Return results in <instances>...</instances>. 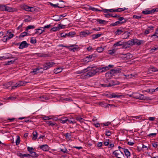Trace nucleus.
<instances>
[{"label": "nucleus", "instance_id": "f3484780", "mask_svg": "<svg viewBox=\"0 0 158 158\" xmlns=\"http://www.w3.org/2000/svg\"><path fill=\"white\" fill-rule=\"evenodd\" d=\"M22 8L26 11H32V9L33 8V7H29L28 6L24 5L22 6Z\"/></svg>", "mask_w": 158, "mask_h": 158}, {"label": "nucleus", "instance_id": "423d86ee", "mask_svg": "<svg viewBox=\"0 0 158 158\" xmlns=\"http://www.w3.org/2000/svg\"><path fill=\"white\" fill-rule=\"evenodd\" d=\"M68 46H69V47L68 48L70 51L75 52L79 48L78 46L75 44H70Z\"/></svg>", "mask_w": 158, "mask_h": 158}, {"label": "nucleus", "instance_id": "8fccbe9b", "mask_svg": "<svg viewBox=\"0 0 158 158\" xmlns=\"http://www.w3.org/2000/svg\"><path fill=\"white\" fill-rule=\"evenodd\" d=\"M35 28L34 26H31V25H29L28 26L26 29V31H28V29H34Z\"/></svg>", "mask_w": 158, "mask_h": 158}, {"label": "nucleus", "instance_id": "680f3d73", "mask_svg": "<svg viewBox=\"0 0 158 158\" xmlns=\"http://www.w3.org/2000/svg\"><path fill=\"white\" fill-rule=\"evenodd\" d=\"M115 50L113 49L112 50H109L108 51V54L110 55H112L115 53Z\"/></svg>", "mask_w": 158, "mask_h": 158}, {"label": "nucleus", "instance_id": "ea45409f", "mask_svg": "<svg viewBox=\"0 0 158 158\" xmlns=\"http://www.w3.org/2000/svg\"><path fill=\"white\" fill-rule=\"evenodd\" d=\"M127 9V8H118L117 9H115L116 12H120L122 11H124L125 10Z\"/></svg>", "mask_w": 158, "mask_h": 158}, {"label": "nucleus", "instance_id": "e2e57ef3", "mask_svg": "<svg viewBox=\"0 0 158 158\" xmlns=\"http://www.w3.org/2000/svg\"><path fill=\"white\" fill-rule=\"evenodd\" d=\"M27 150L30 152V153L31 152H33L32 151L34 150V149L32 147H28L27 148Z\"/></svg>", "mask_w": 158, "mask_h": 158}, {"label": "nucleus", "instance_id": "09e8293b", "mask_svg": "<svg viewBox=\"0 0 158 158\" xmlns=\"http://www.w3.org/2000/svg\"><path fill=\"white\" fill-rule=\"evenodd\" d=\"M149 70L151 71H152L153 72H156L158 71V69L156 68L155 67H151L150 69H149Z\"/></svg>", "mask_w": 158, "mask_h": 158}, {"label": "nucleus", "instance_id": "473e14b6", "mask_svg": "<svg viewBox=\"0 0 158 158\" xmlns=\"http://www.w3.org/2000/svg\"><path fill=\"white\" fill-rule=\"evenodd\" d=\"M75 118L76 120L82 123L84 122V119L78 116H76Z\"/></svg>", "mask_w": 158, "mask_h": 158}, {"label": "nucleus", "instance_id": "9b49d317", "mask_svg": "<svg viewBox=\"0 0 158 158\" xmlns=\"http://www.w3.org/2000/svg\"><path fill=\"white\" fill-rule=\"evenodd\" d=\"M29 44L27 43L26 41H23L20 44L19 48L20 49H23L27 48Z\"/></svg>", "mask_w": 158, "mask_h": 158}, {"label": "nucleus", "instance_id": "58836bf2", "mask_svg": "<svg viewBox=\"0 0 158 158\" xmlns=\"http://www.w3.org/2000/svg\"><path fill=\"white\" fill-rule=\"evenodd\" d=\"M62 69L61 68H58L54 69V72L56 73H58L62 71Z\"/></svg>", "mask_w": 158, "mask_h": 158}, {"label": "nucleus", "instance_id": "2f4dec72", "mask_svg": "<svg viewBox=\"0 0 158 158\" xmlns=\"http://www.w3.org/2000/svg\"><path fill=\"white\" fill-rule=\"evenodd\" d=\"M40 100L42 102H44L45 100H47L48 99V98L47 97L42 96L39 97Z\"/></svg>", "mask_w": 158, "mask_h": 158}, {"label": "nucleus", "instance_id": "338daca9", "mask_svg": "<svg viewBox=\"0 0 158 158\" xmlns=\"http://www.w3.org/2000/svg\"><path fill=\"white\" fill-rule=\"evenodd\" d=\"M109 141H110V140L108 139V140H106V141H105L104 142V144L106 146H108L109 144Z\"/></svg>", "mask_w": 158, "mask_h": 158}, {"label": "nucleus", "instance_id": "c9c22d12", "mask_svg": "<svg viewBox=\"0 0 158 158\" xmlns=\"http://www.w3.org/2000/svg\"><path fill=\"white\" fill-rule=\"evenodd\" d=\"M17 60V58H16V59L15 60H11L10 61H9L6 63V65H10V64H13L15 62V61Z\"/></svg>", "mask_w": 158, "mask_h": 158}, {"label": "nucleus", "instance_id": "4d7b16f0", "mask_svg": "<svg viewBox=\"0 0 158 158\" xmlns=\"http://www.w3.org/2000/svg\"><path fill=\"white\" fill-rule=\"evenodd\" d=\"M25 154H23L21 153H17V155L20 157V158H23Z\"/></svg>", "mask_w": 158, "mask_h": 158}, {"label": "nucleus", "instance_id": "603ef678", "mask_svg": "<svg viewBox=\"0 0 158 158\" xmlns=\"http://www.w3.org/2000/svg\"><path fill=\"white\" fill-rule=\"evenodd\" d=\"M27 32H22L20 34L19 36L20 37H24L26 36L27 35Z\"/></svg>", "mask_w": 158, "mask_h": 158}, {"label": "nucleus", "instance_id": "a878e982", "mask_svg": "<svg viewBox=\"0 0 158 158\" xmlns=\"http://www.w3.org/2000/svg\"><path fill=\"white\" fill-rule=\"evenodd\" d=\"M46 123L49 126H56L57 124L55 123H52V121H47L46 122Z\"/></svg>", "mask_w": 158, "mask_h": 158}, {"label": "nucleus", "instance_id": "3c124183", "mask_svg": "<svg viewBox=\"0 0 158 158\" xmlns=\"http://www.w3.org/2000/svg\"><path fill=\"white\" fill-rule=\"evenodd\" d=\"M75 34V32L74 31H71L69 32L67 34H66V35H67L68 36H71V37H72V36Z\"/></svg>", "mask_w": 158, "mask_h": 158}, {"label": "nucleus", "instance_id": "7ed1b4c3", "mask_svg": "<svg viewBox=\"0 0 158 158\" xmlns=\"http://www.w3.org/2000/svg\"><path fill=\"white\" fill-rule=\"evenodd\" d=\"M133 98H135L139 99L140 100H143L144 99V96L143 94H140L138 93H133Z\"/></svg>", "mask_w": 158, "mask_h": 158}, {"label": "nucleus", "instance_id": "aec40b11", "mask_svg": "<svg viewBox=\"0 0 158 158\" xmlns=\"http://www.w3.org/2000/svg\"><path fill=\"white\" fill-rule=\"evenodd\" d=\"M42 68L41 67H38L35 69H32V71L31 72V73H34V74L38 73L39 72V70L40 69H42Z\"/></svg>", "mask_w": 158, "mask_h": 158}, {"label": "nucleus", "instance_id": "dca6fc26", "mask_svg": "<svg viewBox=\"0 0 158 158\" xmlns=\"http://www.w3.org/2000/svg\"><path fill=\"white\" fill-rule=\"evenodd\" d=\"M35 30L36 31L35 34L38 35H40L44 31V30L43 28H40V27L39 28L35 29Z\"/></svg>", "mask_w": 158, "mask_h": 158}, {"label": "nucleus", "instance_id": "4be33fe9", "mask_svg": "<svg viewBox=\"0 0 158 158\" xmlns=\"http://www.w3.org/2000/svg\"><path fill=\"white\" fill-rule=\"evenodd\" d=\"M115 9H102V11L105 13H107L108 11L110 12H116Z\"/></svg>", "mask_w": 158, "mask_h": 158}, {"label": "nucleus", "instance_id": "cd10ccee", "mask_svg": "<svg viewBox=\"0 0 158 158\" xmlns=\"http://www.w3.org/2000/svg\"><path fill=\"white\" fill-rule=\"evenodd\" d=\"M124 45V43L123 42H122L121 41H118L117 42L115 43L114 45V46L115 47L117 46H122Z\"/></svg>", "mask_w": 158, "mask_h": 158}, {"label": "nucleus", "instance_id": "69168bd1", "mask_svg": "<svg viewBox=\"0 0 158 158\" xmlns=\"http://www.w3.org/2000/svg\"><path fill=\"white\" fill-rule=\"evenodd\" d=\"M111 132L109 131H106L105 135L107 136H110L111 135Z\"/></svg>", "mask_w": 158, "mask_h": 158}, {"label": "nucleus", "instance_id": "1a4fd4ad", "mask_svg": "<svg viewBox=\"0 0 158 158\" xmlns=\"http://www.w3.org/2000/svg\"><path fill=\"white\" fill-rule=\"evenodd\" d=\"M122 95L121 93H112L109 95V97L110 98H120Z\"/></svg>", "mask_w": 158, "mask_h": 158}, {"label": "nucleus", "instance_id": "6e6552de", "mask_svg": "<svg viewBox=\"0 0 158 158\" xmlns=\"http://www.w3.org/2000/svg\"><path fill=\"white\" fill-rule=\"evenodd\" d=\"M91 32H90L89 31L87 30L85 31H83L81 32L79 35L81 37H84L91 34Z\"/></svg>", "mask_w": 158, "mask_h": 158}, {"label": "nucleus", "instance_id": "a19ab883", "mask_svg": "<svg viewBox=\"0 0 158 158\" xmlns=\"http://www.w3.org/2000/svg\"><path fill=\"white\" fill-rule=\"evenodd\" d=\"M53 19L56 21H60V19L58 15H55L53 16Z\"/></svg>", "mask_w": 158, "mask_h": 158}, {"label": "nucleus", "instance_id": "5fc2aeb1", "mask_svg": "<svg viewBox=\"0 0 158 158\" xmlns=\"http://www.w3.org/2000/svg\"><path fill=\"white\" fill-rule=\"evenodd\" d=\"M92 57V55H90L87 56L86 59H87V60H86V61H91L92 60L91 58Z\"/></svg>", "mask_w": 158, "mask_h": 158}, {"label": "nucleus", "instance_id": "f704fd0d", "mask_svg": "<svg viewBox=\"0 0 158 158\" xmlns=\"http://www.w3.org/2000/svg\"><path fill=\"white\" fill-rule=\"evenodd\" d=\"M20 137L19 136H17V138L15 141L16 144L17 145H18L20 143Z\"/></svg>", "mask_w": 158, "mask_h": 158}, {"label": "nucleus", "instance_id": "4c0bfd02", "mask_svg": "<svg viewBox=\"0 0 158 158\" xmlns=\"http://www.w3.org/2000/svg\"><path fill=\"white\" fill-rule=\"evenodd\" d=\"M6 5L0 4V10L1 11H5Z\"/></svg>", "mask_w": 158, "mask_h": 158}, {"label": "nucleus", "instance_id": "052dcab7", "mask_svg": "<svg viewBox=\"0 0 158 158\" xmlns=\"http://www.w3.org/2000/svg\"><path fill=\"white\" fill-rule=\"evenodd\" d=\"M51 24H49V25H47L44 26V27H40V28H43V29H44L48 28L49 27H51Z\"/></svg>", "mask_w": 158, "mask_h": 158}, {"label": "nucleus", "instance_id": "f257e3e1", "mask_svg": "<svg viewBox=\"0 0 158 158\" xmlns=\"http://www.w3.org/2000/svg\"><path fill=\"white\" fill-rule=\"evenodd\" d=\"M85 70H87V71H89L87 73V75L89 77H92L96 74L99 71V69L98 68L95 67H88Z\"/></svg>", "mask_w": 158, "mask_h": 158}, {"label": "nucleus", "instance_id": "864d4df0", "mask_svg": "<svg viewBox=\"0 0 158 158\" xmlns=\"http://www.w3.org/2000/svg\"><path fill=\"white\" fill-rule=\"evenodd\" d=\"M50 116H44L43 117V119L45 120H48L50 119L51 118H50Z\"/></svg>", "mask_w": 158, "mask_h": 158}, {"label": "nucleus", "instance_id": "a211bd4d", "mask_svg": "<svg viewBox=\"0 0 158 158\" xmlns=\"http://www.w3.org/2000/svg\"><path fill=\"white\" fill-rule=\"evenodd\" d=\"M126 20H125L124 21H122V22H120L119 21H116L114 23H111L110 25V26H116L120 24H122L126 22Z\"/></svg>", "mask_w": 158, "mask_h": 158}, {"label": "nucleus", "instance_id": "13d9d810", "mask_svg": "<svg viewBox=\"0 0 158 158\" xmlns=\"http://www.w3.org/2000/svg\"><path fill=\"white\" fill-rule=\"evenodd\" d=\"M142 116L140 115L139 116H133L131 117V118H135L136 119H141L142 118Z\"/></svg>", "mask_w": 158, "mask_h": 158}, {"label": "nucleus", "instance_id": "c03bdc74", "mask_svg": "<svg viewBox=\"0 0 158 158\" xmlns=\"http://www.w3.org/2000/svg\"><path fill=\"white\" fill-rule=\"evenodd\" d=\"M57 31H59V28L58 27V26L57 27H54L52 28L50 30V31L54 32Z\"/></svg>", "mask_w": 158, "mask_h": 158}, {"label": "nucleus", "instance_id": "de8ad7c7", "mask_svg": "<svg viewBox=\"0 0 158 158\" xmlns=\"http://www.w3.org/2000/svg\"><path fill=\"white\" fill-rule=\"evenodd\" d=\"M30 42L31 44H34L36 43V40L35 38L32 37L31 39Z\"/></svg>", "mask_w": 158, "mask_h": 158}, {"label": "nucleus", "instance_id": "79ce46f5", "mask_svg": "<svg viewBox=\"0 0 158 158\" xmlns=\"http://www.w3.org/2000/svg\"><path fill=\"white\" fill-rule=\"evenodd\" d=\"M100 24H102L106 22V21L105 20H102L100 19H97L96 20Z\"/></svg>", "mask_w": 158, "mask_h": 158}, {"label": "nucleus", "instance_id": "412c9836", "mask_svg": "<svg viewBox=\"0 0 158 158\" xmlns=\"http://www.w3.org/2000/svg\"><path fill=\"white\" fill-rule=\"evenodd\" d=\"M28 82H29L22 81H19L17 82V85H18V87H19L25 85Z\"/></svg>", "mask_w": 158, "mask_h": 158}, {"label": "nucleus", "instance_id": "393cba45", "mask_svg": "<svg viewBox=\"0 0 158 158\" xmlns=\"http://www.w3.org/2000/svg\"><path fill=\"white\" fill-rule=\"evenodd\" d=\"M60 122L63 124L66 123L68 120V118L66 117H62L60 119Z\"/></svg>", "mask_w": 158, "mask_h": 158}, {"label": "nucleus", "instance_id": "7c9ffc66", "mask_svg": "<svg viewBox=\"0 0 158 158\" xmlns=\"http://www.w3.org/2000/svg\"><path fill=\"white\" fill-rule=\"evenodd\" d=\"M64 136L65 137L66 139L68 140H70L71 139V135L69 133H67L65 134Z\"/></svg>", "mask_w": 158, "mask_h": 158}, {"label": "nucleus", "instance_id": "20e7f679", "mask_svg": "<svg viewBox=\"0 0 158 158\" xmlns=\"http://www.w3.org/2000/svg\"><path fill=\"white\" fill-rule=\"evenodd\" d=\"M14 57L10 53H7L5 54V55L0 57L1 60H6L12 58H13Z\"/></svg>", "mask_w": 158, "mask_h": 158}, {"label": "nucleus", "instance_id": "774afa93", "mask_svg": "<svg viewBox=\"0 0 158 158\" xmlns=\"http://www.w3.org/2000/svg\"><path fill=\"white\" fill-rule=\"evenodd\" d=\"M23 158H31L30 155L28 154H25Z\"/></svg>", "mask_w": 158, "mask_h": 158}, {"label": "nucleus", "instance_id": "72a5a7b5", "mask_svg": "<svg viewBox=\"0 0 158 158\" xmlns=\"http://www.w3.org/2000/svg\"><path fill=\"white\" fill-rule=\"evenodd\" d=\"M152 10H145L143 11L142 12V13L143 14L145 15H148V14H152Z\"/></svg>", "mask_w": 158, "mask_h": 158}, {"label": "nucleus", "instance_id": "bb28decb", "mask_svg": "<svg viewBox=\"0 0 158 158\" xmlns=\"http://www.w3.org/2000/svg\"><path fill=\"white\" fill-rule=\"evenodd\" d=\"M33 138L32 139L34 140H35L37 137V133L36 131H35L33 132L32 133Z\"/></svg>", "mask_w": 158, "mask_h": 158}, {"label": "nucleus", "instance_id": "f8f14e48", "mask_svg": "<svg viewBox=\"0 0 158 158\" xmlns=\"http://www.w3.org/2000/svg\"><path fill=\"white\" fill-rule=\"evenodd\" d=\"M113 65H109L108 66H106L105 67H103L101 68H100L98 69H99V71L101 70V72H104L107 70H108L109 69V67L111 68L113 67Z\"/></svg>", "mask_w": 158, "mask_h": 158}, {"label": "nucleus", "instance_id": "39448f33", "mask_svg": "<svg viewBox=\"0 0 158 158\" xmlns=\"http://www.w3.org/2000/svg\"><path fill=\"white\" fill-rule=\"evenodd\" d=\"M121 69L119 68H116L112 69L110 72V73L112 75L115 76V75L118 73L121 72Z\"/></svg>", "mask_w": 158, "mask_h": 158}, {"label": "nucleus", "instance_id": "6ab92c4d", "mask_svg": "<svg viewBox=\"0 0 158 158\" xmlns=\"http://www.w3.org/2000/svg\"><path fill=\"white\" fill-rule=\"evenodd\" d=\"M122 149L123 150L125 155L127 158H128V157L130 156V152L127 149L123 148H122Z\"/></svg>", "mask_w": 158, "mask_h": 158}, {"label": "nucleus", "instance_id": "c85d7f7f", "mask_svg": "<svg viewBox=\"0 0 158 158\" xmlns=\"http://www.w3.org/2000/svg\"><path fill=\"white\" fill-rule=\"evenodd\" d=\"M102 9L101 10L98 9L96 8L93 7H90V10L94 11H102V9L103 8L102 7H101Z\"/></svg>", "mask_w": 158, "mask_h": 158}, {"label": "nucleus", "instance_id": "c756f323", "mask_svg": "<svg viewBox=\"0 0 158 158\" xmlns=\"http://www.w3.org/2000/svg\"><path fill=\"white\" fill-rule=\"evenodd\" d=\"M17 85V82L12 81V89H14L15 88L19 87Z\"/></svg>", "mask_w": 158, "mask_h": 158}, {"label": "nucleus", "instance_id": "f03ea898", "mask_svg": "<svg viewBox=\"0 0 158 158\" xmlns=\"http://www.w3.org/2000/svg\"><path fill=\"white\" fill-rule=\"evenodd\" d=\"M55 64L52 61L47 62L43 64V68H42L44 70H47L49 68L52 67Z\"/></svg>", "mask_w": 158, "mask_h": 158}, {"label": "nucleus", "instance_id": "9d476101", "mask_svg": "<svg viewBox=\"0 0 158 158\" xmlns=\"http://www.w3.org/2000/svg\"><path fill=\"white\" fill-rule=\"evenodd\" d=\"M120 153L122 154L123 155H124L123 152L119 150L115 151L113 152V154L114 156L118 158H120V157L118 156H120Z\"/></svg>", "mask_w": 158, "mask_h": 158}, {"label": "nucleus", "instance_id": "0eeeda50", "mask_svg": "<svg viewBox=\"0 0 158 158\" xmlns=\"http://www.w3.org/2000/svg\"><path fill=\"white\" fill-rule=\"evenodd\" d=\"M17 10V9L16 8L10 7L6 5V11L9 12H16Z\"/></svg>", "mask_w": 158, "mask_h": 158}, {"label": "nucleus", "instance_id": "b1692460", "mask_svg": "<svg viewBox=\"0 0 158 158\" xmlns=\"http://www.w3.org/2000/svg\"><path fill=\"white\" fill-rule=\"evenodd\" d=\"M13 36L14 34H10L7 38H6V36H4L3 37L4 38L3 39V40L4 41H6L7 40H10L13 37Z\"/></svg>", "mask_w": 158, "mask_h": 158}, {"label": "nucleus", "instance_id": "a18cd8bd", "mask_svg": "<svg viewBox=\"0 0 158 158\" xmlns=\"http://www.w3.org/2000/svg\"><path fill=\"white\" fill-rule=\"evenodd\" d=\"M123 32V31L121 30L118 29L115 31V33L116 35H118L121 34Z\"/></svg>", "mask_w": 158, "mask_h": 158}, {"label": "nucleus", "instance_id": "bf43d9fd", "mask_svg": "<svg viewBox=\"0 0 158 158\" xmlns=\"http://www.w3.org/2000/svg\"><path fill=\"white\" fill-rule=\"evenodd\" d=\"M58 28H59V30L60 29H63L65 28V26L61 24H59L57 25Z\"/></svg>", "mask_w": 158, "mask_h": 158}, {"label": "nucleus", "instance_id": "2eb2a0df", "mask_svg": "<svg viewBox=\"0 0 158 158\" xmlns=\"http://www.w3.org/2000/svg\"><path fill=\"white\" fill-rule=\"evenodd\" d=\"M39 148L44 151H47L49 149L48 146L47 144H44L40 146Z\"/></svg>", "mask_w": 158, "mask_h": 158}, {"label": "nucleus", "instance_id": "5701e85b", "mask_svg": "<svg viewBox=\"0 0 158 158\" xmlns=\"http://www.w3.org/2000/svg\"><path fill=\"white\" fill-rule=\"evenodd\" d=\"M130 35V33L129 32H126L122 35V36L123 39H126Z\"/></svg>", "mask_w": 158, "mask_h": 158}, {"label": "nucleus", "instance_id": "6e6d98bb", "mask_svg": "<svg viewBox=\"0 0 158 158\" xmlns=\"http://www.w3.org/2000/svg\"><path fill=\"white\" fill-rule=\"evenodd\" d=\"M133 39H132L131 40L128 41L127 42L128 44L131 45H134V42H133Z\"/></svg>", "mask_w": 158, "mask_h": 158}, {"label": "nucleus", "instance_id": "e433bc0d", "mask_svg": "<svg viewBox=\"0 0 158 158\" xmlns=\"http://www.w3.org/2000/svg\"><path fill=\"white\" fill-rule=\"evenodd\" d=\"M30 154V157L31 156L32 157H37L38 155L35 152H31Z\"/></svg>", "mask_w": 158, "mask_h": 158}, {"label": "nucleus", "instance_id": "37998d69", "mask_svg": "<svg viewBox=\"0 0 158 158\" xmlns=\"http://www.w3.org/2000/svg\"><path fill=\"white\" fill-rule=\"evenodd\" d=\"M101 35L100 34H94L92 35V38L93 39H95L100 37Z\"/></svg>", "mask_w": 158, "mask_h": 158}, {"label": "nucleus", "instance_id": "4468645a", "mask_svg": "<svg viewBox=\"0 0 158 158\" xmlns=\"http://www.w3.org/2000/svg\"><path fill=\"white\" fill-rule=\"evenodd\" d=\"M133 41L134 42V45L136 44L138 46L140 45L144 42L143 40H139L136 39H133Z\"/></svg>", "mask_w": 158, "mask_h": 158}, {"label": "nucleus", "instance_id": "49530a36", "mask_svg": "<svg viewBox=\"0 0 158 158\" xmlns=\"http://www.w3.org/2000/svg\"><path fill=\"white\" fill-rule=\"evenodd\" d=\"M103 50L104 48L101 47H98L97 49V52L99 53H101L103 52Z\"/></svg>", "mask_w": 158, "mask_h": 158}, {"label": "nucleus", "instance_id": "0e129e2a", "mask_svg": "<svg viewBox=\"0 0 158 158\" xmlns=\"http://www.w3.org/2000/svg\"><path fill=\"white\" fill-rule=\"evenodd\" d=\"M60 150L64 153H67L68 152V150L66 148L64 149H60Z\"/></svg>", "mask_w": 158, "mask_h": 158}, {"label": "nucleus", "instance_id": "ddd939ff", "mask_svg": "<svg viewBox=\"0 0 158 158\" xmlns=\"http://www.w3.org/2000/svg\"><path fill=\"white\" fill-rule=\"evenodd\" d=\"M12 81H10L5 83L3 85V88L4 89H9L10 87L12 88Z\"/></svg>", "mask_w": 158, "mask_h": 158}]
</instances>
